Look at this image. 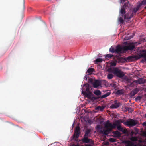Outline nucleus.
Instances as JSON below:
<instances>
[{"instance_id":"39448f33","label":"nucleus","mask_w":146,"mask_h":146,"mask_svg":"<svg viewBox=\"0 0 146 146\" xmlns=\"http://www.w3.org/2000/svg\"><path fill=\"white\" fill-rule=\"evenodd\" d=\"M138 123V121L130 118L126 122L124 121V125L129 127L135 126Z\"/></svg>"},{"instance_id":"412c9836","label":"nucleus","mask_w":146,"mask_h":146,"mask_svg":"<svg viewBox=\"0 0 146 146\" xmlns=\"http://www.w3.org/2000/svg\"><path fill=\"white\" fill-rule=\"evenodd\" d=\"M104 108V107L103 106H98L95 108L96 110H100L101 111H102Z\"/></svg>"},{"instance_id":"c85d7f7f","label":"nucleus","mask_w":146,"mask_h":146,"mask_svg":"<svg viewBox=\"0 0 146 146\" xmlns=\"http://www.w3.org/2000/svg\"><path fill=\"white\" fill-rule=\"evenodd\" d=\"M89 144H86L85 146H94V143L93 141L89 143Z\"/></svg>"},{"instance_id":"a18cd8bd","label":"nucleus","mask_w":146,"mask_h":146,"mask_svg":"<svg viewBox=\"0 0 146 146\" xmlns=\"http://www.w3.org/2000/svg\"><path fill=\"white\" fill-rule=\"evenodd\" d=\"M135 133L133 131H132L131 132V135H133V134H134Z\"/></svg>"},{"instance_id":"5701e85b","label":"nucleus","mask_w":146,"mask_h":146,"mask_svg":"<svg viewBox=\"0 0 146 146\" xmlns=\"http://www.w3.org/2000/svg\"><path fill=\"white\" fill-rule=\"evenodd\" d=\"M94 93L96 95L98 96L101 95V92L99 90H96L94 91Z\"/></svg>"},{"instance_id":"c03bdc74","label":"nucleus","mask_w":146,"mask_h":146,"mask_svg":"<svg viewBox=\"0 0 146 146\" xmlns=\"http://www.w3.org/2000/svg\"><path fill=\"white\" fill-rule=\"evenodd\" d=\"M143 126H146V121L145 122L143 123Z\"/></svg>"},{"instance_id":"4468645a","label":"nucleus","mask_w":146,"mask_h":146,"mask_svg":"<svg viewBox=\"0 0 146 146\" xmlns=\"http://www.w3.org/2000/svg\"><path fill=\"white\" fill-rule=\"evenodd\" d=\"M93 87L94 88H97L101 85V82L97 80H94V82L93 83Z\"/></svg>"},{"instance_id":"ea45409f","label":"nucleus","mask_w":146,"mask_h":146,"mask_svg":"<svg viewBox=\"0 0 146 146\" xmlns=\"http://www.w3.org/2000/svg\"><path fill=\"white\" fill-rule=\"evenodd\" d=\"M116 65V63L115 62L112 63L111 64V65L112 66H115Z\"/></svg>"},{"instance_id":"7ed1b4c3","label":"nucleus","mask_w":146,"mask_h":146,"mask_svg":"<svg viewBox=\"0 0 146 146\" xmlns=\"http://www.w3.org/2000/svg\"><path fill=\"white\" fill-rule=\"evenodd\" d=\"M110 124H111V123L110 122L109 120H108L104 125L106 129L101 130L100 133L105 135L109 134L112 131L113 129L110 126Z\"/></svg>"},{"instance_id":"72a5a7b5","label":"nucleus","mask_w":146,"mask_h":146,"mask_svg":"<svg viewBox=\"0 0 146 146\" xmlns=\"http://www.w3.org/2000/svg\"><path fill=\"white\" fill-rule=\"evenodd\" d=\"M90 132L91 130L90 129H88L86 131L85 133H86V134H90Z\"/></svg>"},{"instance_id":"1a4fd4ad","label":"nucleus","mask_w":146,"mask_h":146,"mask_svg":"<svg viewBox=\"0 0 146 146\" xmlns=\"http://www.w3.org/2000/svg\"><path fill=\"white\" fill-rule=\"evenodd\" d=\"M133 16L134 14L133 13H131L130 15L129 13H128L124 15V20L126 22L128 21H129V19L133 17Z\"/></svg>"},{"instance_id":"a211bd4d","label":"nucleus","mask_w":146,"mask_h":146,"mask_svg":"<svg viewBox=\"0 0 146 146\" xmlns=\"http://www.w3.org/2000/svg\"><path fill=\"white\" fill-rule=\"evenodd\" d=\"M112 133L114 135L113 136L114 137H119L121 136V133L117 131H113Z\"/></svg>"},{"instance_id":"4be33fe9","label":"nucleus","mask_w":146,"mask_h":146,"mask_svg":"<svg viewBox=\"0 0 146 146\" xmlns=\"http://www.w3.org/2000/svg\"><path fill=\"white\" fill-rule=\"evenodd\" d=\"M138 3L142 7V5H146V0H143L141 2L139 1Z\"/></svg>"},{"instance_id":"aec40b11","label":"nucleus","mask_w":146,"mask_h":146,"mask_svg":"<svg viewBox=\"0 0 146 146\" xmlns=\"http://www.w3.org/2000/svg\"><path fill=\"white\" fill-rule=\"evenodd\" d=\"M125 143L126 146H133L134 143L130 141H126L125 142Z\"/></svg>"},{"instance_id":"473e14b6","label":"nucleus","mask_w":146,"mask_h":146,"mask_svg":"<svg viewBox=\"0 0 146 146\" xmlns=\"http://www.w3.org/2000/svg\"><path fill=\"white\" fill-rule=\"evenodd\" d=\"M113 56V55L111 54H108L106 55L105 57L106 58H111Z\"/></svg>"},{"instance_id":"e433bc0d","label":"nucleus","mask_w":146,"mask_h":146,"mask_svg":"<svg viewBox=\"0 0 146 146\" xmlns=\"http://www.w3.org/2000/svg\"><path fill=\"white\" fill-rule=\"evenodd\" d=\"M135 82H134V81L132 82V83H131L130 85H129V86H130V87H133V86H135V84H134V83Z\"/></svg>"},{"instance_id":"9b49d317","label":"nucleus","mask_w":146,"mask_h":146,"mask_svg":"<svg viewBox=\"0 0 146 146\" xmlns=\"http://www.w3.org/2000/svg\"><path fill=\"white\" fill-rule=\"evenodd\" d=\"M134 82L139 84H144L146 83V79L141 78L134 80Z\"/></svg>"},{"instance_id":"c756f323","label":"nucleus","mask_w":146,"mask_h":146,"mask_svg":"<svg viewBox=\"0 0 146 146\" xmlns=\"http://www.w3.org/2000/svg\"><path fill=\"white\" fill-rule=\"evenodd\" d=\"M115 49L112 47L110 48V52L112 53H115Z\"/></svg>"},{"instance_id":"09e8293b","label":"nucleus","mask_w":146,"mask_h":146,"mask_svg":"<svg viewBox=\"0 0 146 146\" xmlns=\"http://www.w3.org/2000/svg\"><path fill=\"white\" fill-rule=\"evenodd\" d=\"M145 116L146 117V114H145Z\"/></svg>"},{"instance_id":"0eeeda50","label":"nucleus","mask_w":146,"mask_h":146,"mask_svg":"<svg viewBox=\"0 0 146 146\" xmlns=\"http://www.w3.org/2000/svg\"><path fill=\"white\" fill-rule=\"evenodd\" d=\"M136 43H129L127 45L123 47V48L125 51H127L128 50H132L135 48V45Z\"/></svg>"},{"instance_id":"393cba45","label":"nucleus","mask_w":146,"mask_h":146,"mask_svg":"<svg viewBox=\"0 0 146 146\" xmlns=\"http://www.w3.org/2000/svg\"><path fill=\"white\" fill-rule=\"evenodd\" d=\"M130 140L133 141H137L138 139L137 137H132L130 138Z\"/></svg>"},{"instance_id":"9d476101","label":"nucleus","mask_w":146,"mask_h":146,"mask_svg":"<svg viewBox=\"0 0 146 146\" xmlns=\"http://www.w3.org/2000/svg\"><path fill=\"white\" fill-rule=\"evenodd\" d=\"M120 103L119 102H117L116 100L114 101V103L110 107L111 109L117 108L119 107Z\"/></svg>"},{"instance_id":"58836bf2","label":"nucleus","mask_w":146,"mask_h":146,"mask_svg":"<svg viewBox=\"0 0 146 146\" xmlns=\"http://www.w3.org/2000/svg\"><path fill=\"white\" fill-rule=\"evenodd\" d=\"M121 131L123 133H126L127 132V130L126 129H123V131Z\"/></svg>"},{"instance_id":"f8f14e48","label":"nucleus","mask_w":146,"mask_h":146,"mask_svg":"<svg viewBox=\"0 0 146 146\" xmlns=\"http://www.w3.org/2000/svg\"><path fill=\"white\" fill-rule=\"evenodd\" d=\"M126 7V5L125 4H124V5L122 7L120 12V15H122V16L124 15L126 13L125 10Z\"/></svg>"},{"instance_id":"79ce46f5","label":"nucleus","mask_w":146,"mask_h":146,"mask_svg":"<svg viewBox=\"0 0 146 146\" xmlns=\"http://www.w3.org/2000/svg\"><path fill=\"white\" fill-rule=\"evenodd\" d=\"M133 146H141V145L140 144L137 145L136 144H135V143H134Z\"/></svg>"},{"instance_id":"423d86ee","label":"nucleus","mask_w":146,"mask_h":146,"mask_svg":"<svg viewBox=\"0 0 146 146\" xmlns=\"http://www.w3.org/2000/svg\"><path fill=\"white\" fill-rule=\"evenodd\" d=\"M113 71V74L118 77L122 78L125 75L123 72L116 67H115Z\"/></svg>"},{"instance_id":"4c0bfd02","label":"nucleus","mask_w":146,"mask_h":146,"mask_svg":"<svg viewBox=\"0 0 146 146\" xmlns=\"http://www.w3.org/2000/svg\"><path fill=\"white\" fill-rule=\"evenodd\" d=\"M89 75H88V74H86V75L84 77V79L86 80H87V78L88 77V76Z\"/></svg>"},{"instance_id":"f03ea898","label":"nucleus","mask_w":146,"mask_h":146,"mask_svg":"<svg viewBox=\"0 0 146 146\" xmlns=\"http://www.w3.org/2000/svg\"><path fill=\"white\" fill-rule=\"evenodd\" d=\"M142 58L143 59L141 60V62L142 63H144L146 61V50H140L137 53V55H132L129 56L127 57V59L129 61H133Z\"/></svg>"},{"instance_id":"dca6fc26","label":"nucleus","mask_w":146,"mask_h":146,"mask_svg":"<svg viewBox=\"0 0 146 146\" xmlns=\"http://www.w3.org/2000/svg\"><path fill=\"white\" fill-rule=\"evenodd\" d=\"M141 7V6L137 2V5L136 7H135L133 8V10L132 11L133 13H135V14L136 12H137V11H138V10L139 9V8Z\"/></svg>"},{"instance_id":"37998d69","label":"nucleus","mask_w":146,"mask_h":146,"mask_svg":"<svg viewBox=\"0 0 146 146\" xmlns=\"http://www.w3.org/2000/svg\"><path fill=\"white\" fill-rule=\"evenodd\" d=\"M127 0H120L121 3H123L124 2H125Z\"/></svg>"},{"instance_id":"ddd939ff","label":"nucleus","mask_w":146,"mask_h":146,"mask_svg":"<svg viewBox=\"0 0 146 146\" xmlns=\"http://www.w3.org/2000/svg\"><path fill=\"white\" fill-rule=\"evenodd\" d=\"M115 51V53H119L125 51L123 47H121L120 46H118L116 47Z\"/></svg>"},{"instance_id":"20e7f679","label":"nucleus","mask_w":146,"mask_h":146,"mask_svg":"<svg viewBox=\"0 0 146 146\" xmlns=\"http://www.w3.org/2000/svg\"><path fill=\"white\" fill-rule=\"evenodd\" d=\"M121 123L124 124V121L121 120H118L115 121V123L110 124V126L113 129L117 127V129L120 131H123V127L121 126Z\"/></svg>"},{"instance_id":"de8ad7c7","label":"nucleus","mask_w":146,"mask_h":146,"mask_svg":"<svg viewBox=\"0 0 146 146\" xmlns=\"http://www.w3.org/2000/svg\"><path fill=\"white\" fill-rule=\"evenodd\" d=\"M75 146H80L79 145H75Z\"/></svg>"},{"instance_id":"f704fd0d","label":"nucleus","mask_w":146,"mask_h":146,"mask_svg":"<svg viewBox=\"0 0 146 146\" xmlns=\"http://www.w3.org/2000/svg\"><path fill=\"white\" fill-rule=\"evenodd\" d=\"M122 91L121 90H118L116 92V94H122Z\"/></svg>"},{"instance_id":"2eb2a0df","label":"nucleus","mask_w":146,"mask_h":146,"mask_svg":"<svg viewBox=\"0 0 146 146\" xmlns=\"http://www.w3.org/2000/svg\"><path fill=\"white\" fill-rule=\"evenodd\" d=\"M82 141L83 143H89L93 141L91 139L86 137H84L82 139Z\"/></svg>"},{"instance_id":"2f4dec72","label":"nucleus","mask_w":146,"mask_h":146,"mask_svg":"<svg viewBox=\"0 0 146 146\" xmlns=\"http://www.w3.org/2000/svg\"><path fill=\"white\" fill-rule=\"evenodd\" d=\"M94 80L93 78H89L88 79V83H92L93 84V82H94Z\"/></svg>"},{"instance_id":"a878e982","label":"nucleus","mask_w":146,"mask_h":146,"mask_svg":"<svg viewBox=\"0 0 146 146\" xmlns=\"http://www.w3.org/2000/svg\"><path fill=\"white\" fill-rule=\"evenodd\" d=\"M102 59L101 58H97L96 60H95V62L97 63L98 62H102Z\"/></svg>"},{"instance_id":"6ab92c4d","label":"nucleus","mask_w":146,"mask_h":146,"mask_svg":"<svg viewBox=\"0 0 146 146\" xmlns=\"http://www.w3.org/2000/svg\"><path fill=\"white\" fill-rule=\"evenodd\" d=\"M94 69L92 68H90L87 70L86 72V74L88 73V75H91L94 71Z\"/></svg>"},{"instance_id":"49530a36","label":"nucleus","mask_w":146,"mask_h":146,"mask_svg":"<svg viewBox=\"0 0 146 146\" xmlns=\"http://www.w3.org/2000/svg\"><path fill=\"white\" fill-rule=\"evenodd\" d=\"M23 8H24V0H23Z\"/></svg>"},{"instance_id":"bb28decb","label":"nucleus","mask_w":146,"mask_h":146,"mask_svg":"<svg viewBox=\"0 0 146 146\" xmlns=\"http://www.w3.org/2000/svg\"><path fill=\"white\" fill-rule=\"evenodd\" d=\"M109 141L111 142H114L116 141V139L113 138H110L109 139Z\"/></svg>"},{"instance_id":"b1692460","label":"nucleus","mask_w":146,"mask_h":146,"mask_svg":"<svg viewBox=\"0 0 146 146\" xmlns=\"http://www.w3.org/2000/svg\"><path fill=\"white\" fill-rule=\"evenodd\" d=\"M120 17L119 18V21L121 24H123L124 23V20L123 19V16L120 15Z\"/></svg>"},{"instance_id":"6e6552de","label":"nucleus","mask_w":146,"mask_h":146,"mask_svg":"<svg viewBox=\"0 0 146 146\" xmlns=\"http://www.w3.org/2000/svg\"><path fill=\"white\" fill-rule=\"evenodd\" d=\"M80 129L79 127H76L73 136V139H77L78 138L80 134Z\"/></svg>"},{"instance_id":"7c9ffc66","label":"nucleus","mask_w":146,"mask_h":146,"mask_svg":"<svg viewBox=\"0 0 146 146\" xmlns=\"http://www.w3.org/2000/svg\"><path fill=\"white\" fill-rule=\"evenodd\" d=\"M115 67H114L113 68H110L108 69V71L110 72H111L113 73V70L115 68Z\"/></svg>"},{"instance_id":"f257e3e1","label":"nucleus","mask_w":146,"mask_h":146,"mask_svg":"<svg viewBox=\"0 0 146 146\" xmlns=\"http://www.w3.org/2000/svg\"><path fill=\"white\" fill-rule=\"evenodd\" d=\"M82 93L84 96L91 100H95L100 98L102 99L105 98L110 95V92H107L105 94L98 97H95L92 92L90 91V85L88 84H84L83 87L82 88Z\"/></svg>"},{"instance_id":"f3484780","label":"nucleus","mask_w":146,"mask_h":146,"mask_svg":"<svg viewBox=\"0 0 146 146\" xmlns=\"http://www.w3.org/2000/svg\"><path fill=\"white\" fill-rule=\"evenodd\" d=\"M139 90L138 88H136L132 90L130 93V95L132 96H134L139 91Z\"/></svg>"},{"instance_id":"cd10ccee","label":"nucleus","mask_w":146,"mask_h":146,"mask_svg":"<svg viewBox=\"0 0 146 146\" xmlns=\"http://www.w3.org/2000/svg\"><path fill=\"white\" fill-rule=\"evenodd\" d=\"M113 75L111 74H109L107 76L108 78L109 79H112L113 77Z\"/></svg>"},{"instance_id":"a19ab883","label":"nucleus","mask_w":146,"mask_h":146,"mask_svg":"<svg viewBox=\"0 0 146 146\" xmlns=\"http://www.w3.org/2000/svg\"><path fill=\"white\" fill-rule=\"evenodd\" d=\"M104 145H109V142H107L105 143Z\"/></svg>"},{"instance_id":"c9c22d12","label":"nucleus","mask_w":146,"mask_h":146,"mask_svg":"<svg viewBox=\"0 0 146 146\" xmlns=\"http://www.w3.org/2000/svg\"><path fill=\"white\" fill-rule=\"evenodd\" d=\"M90 136H91V134H86V133H85V134L84 135V137H90Z\"/></svg>"}]
</instances>
